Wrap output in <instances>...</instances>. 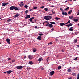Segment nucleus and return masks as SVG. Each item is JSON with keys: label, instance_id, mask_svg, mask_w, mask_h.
<instances>
[{"label": "nucleus", "instance_id": "obj_17", "mask_svg": "<svg viewBox=\"0 0 79 79\" xmlns=\"http://www.w3.org/2000/svg\"><path fill=\"white\" fill-rule=\"evenodd\" d=\"M14 9L16 10V11H18V10H19V9L18 8V7H15V6H14Z\"/></svg>", "mask_w": 79, "mask_h": 79}, {"label": "nucleus", "instance_id": "obj_58", "mask_svg": "<svg viewBox=\"0 0 79 79\" xmlns=\"http://www.w3.org/2000/svg\"><path fill=\"white\" fill-rule=\"evenodd\" d=\"M35 28H36V29H37V26H35Z\"/></svg>", "mask_w": 79, "mask_h": 79}, {"label": "nucleus", "instance_id": "obj_47", "mask_svg": "<svg viewBox=\"0 0 79 79\" xmlns=\"http://www.w3.org/2000/svg\"><path fill=\"white\" fill-rule=\"evenodd\" d=\"M33 10H32V9H31L29 10V11H33Z\"/></svg>", "mask_w": 79, "mask_h": 79}, {"label": "nucleus", "instance_id": "obj_14", "mask_svg": "<svg viewBox=\"0 0 79 79\" xmlns=\"http://www.w3.org/2000/svg\"><path fill=\"white\" fill-rule=\"evenodd\" d=\"M33 58V56H32V55H29L28 56V58L29 59H32Z\"/></svg>", "mask_w": 79, "mask_h": 79}, {"label": "nucleus", "instance_id": "obj_34", "mask_svg": "<svg viewBox=\"0 0 79 79\" xmlns=\"http://www.w3.org/2000/svg\"><path fill=\"white\" fill-rule=\"evenodd\" d=\"M74 42L75 43H77V39L75 40H74Z\"/></svg>", "mask_w": 79, "mask_h": 79}, {"label": "nucleus", "instance_id": "obj_12", "mask_svg": "<svg viewBox=\"0 0 79 79\" xmlns=\"http://www.w3.org/2000/svg\"><path fill=\"white\" fill-rule=\"evenodd\" d=\"M34 19V17H32L31 18H30L29 19L30 21V22H32V20Z\"/></svg>", "mask_w": 79, "mask_h": 79}, {"label": "nucleus", "instance_id": "obj_15", "mask_svg": "<svg viewBox=\"0 0 79 79\" xmlns=\"http://www.w3.org/2000/svg\"><path fill=\"white\" fill-rule=\"evenodd\" d=\"M48 26H49V27H50V28H52V27H53V25H52V24H50L48 25Z\"/></svg>", "mask_w": 79, "mask_h": 79}, {"label": "nucleus", "instance_id": "obj_28", "mask_svg": "<svg viewBox=\"0 0 79 79\" xmlns=\"http://www.w3.org/2000/svg\"><path fill=\"white\" fill-rule=\"evenodd\" d=\"M68 9H69V7L66 8V9H65L64 10L65 11H66V10H68Z\"/></svg>", "mask_w": 79, "mask_h": 79}, {"label": "nucleus", "instance_id": "obj_31", "mask_svg": "<svg viewBox=\"0 0 79 79\" xmlns=\"http://www.w3.org/2000/svg\"><path fill=\"white\" fill-rule=\"evenodd\" d=\"M77 79H79V73L77 75Z\"/></svg>", "mask_w": 79, "mask_h": 79}, {"label": "nucleus", "instance_id": "obj_45", "mask_svg": "<svg viewBox=\"0 0 79 79\" xmlns=\"http://www.w3.org/2000/svg\"><path fill=\"white\" fill-rule=\"evenodd\" d=\"M72 75L74 76H75V75H76V73H72Z\"/></svg>", "mask_w": 79, "mask_h": 79}, {"label": "nucleus", "instance_id": "obj_19", "mask_svg": "<svg viewBox=\"0 0 79 79\" xmlns=\"http://www.w3.org/2000/svg\"><path fill=\"white\" fill-rule=\"evenodd\" d=\"M73 21H74L75 22H77V21H78V19H73Z\"/></svg>", "mask_w": 79, "mask_h": 79}, {"label": "nucleus", "instance_id": "obj_6", "mask_svg": "<svg viewBox=\"0 0 79 79\" xmlns=\"http://www.w3.org/2000/svg\"><path fill=\"white\" fill-rule=\"evenodd\" d=\"M11 73H12V71L11 70H9L7 71V74H10Z\"/></svg>", "mask_w": 79, "mask_h": 79}, {"label": "nucleus", "instance_id": "obj_2", "mask_svg": "<svg viewBox=\"0 0 79 79\" xmlns=\"http://www.w3.org/2000/svg\"><path fill=\"white\" fill-rule=\"evenodd\" d=\"M16 68L19 70L21 69H23V66H18L16 67Z\"/></svg>", "mask_w": 79, "mask_h": 79}, {"label": "nucleus", "instance_id": "obj_9", "mask_svg": "<svg viewBox=\"0 0 79 79\" xmlns=\"http://www.w3.org/2000/svg\"><path fill=\"white\" fill-rule=\"evenodd\" d=\"M60 26H64V25H66V24H64L63 23H60Z\"/></svg>", "mask_w": 79, "mask_h": 79}, {"label": "nucleus", "instance_id": "obj_8", "mask_svg": "<svg viewBox=\"0 0 79 79\" xmlns=\"http://www.w3.org/2000/svg\"><path fill=\"white\" fill-rule=\"evenodd\" d=\"M42 37L41 36H38L37 38L38 40H42Z\"/></svg>", "mask_w": 79, "mask_h": 79}, {"label": "nucleus", "instance_id": "obj_57", "mask_svg": "<svg viewBox=\"0 0 79 79\" xmlns=\"http://www.w3.org/2000/svg\"><path fill=\"white\" fill-rule=\"evenodd\" d=\"M15 60H12V62H15Z\"/></svg>", "mask_w": 79, "mask_h": 79}, {"label": "nucleus", "instance_id": "obj_29", "mask_svg": "<svg viewBox=\"0 0 79 79\" xmlns=\"http://www.w3.org/2000/svg\"><path fill=\"white\" fill-rule=\"evenodd\" d=\"M61 66H59L58 67V69H61Z\"/></svg>", "mask_w": 79, "mask_h": 79}, {"label": "nucleus", "instance_id": "obj_27", "mask_svg": "<svg viewBox=\"0 0 79 79\" xmlns=\"http://www.w3.org/2000/svg\"><path fill=\"white\" fill-rule=\"evenodd\" d=\"M42 61V58H40L38 59V61Z\"/></svg>", "mask_w": 79, "mask_h": 79}, {"label": "nucleus", "instance_id": "obj_10", "mask_svg": "<svg viewBox=\"0 0 79 79\" xmlns=\"http://www.w3.org/2000/svg\"><path fill=\"white\" fill-rule=\"evenodd\" d=\"M6 42L8 43V44H10V40L9 39H7L6 40Z\"/></svg>", "mask_w": 79, "mask_h": 79}, {"label": "nucleus", "instance_id": "obj_24", "mask_svg": "<svg viewBox=\"0 0 79 79\" xmlns=\"http://www.w3.org/2000/svg\"><path fill=\"white\" fill-rule=\"evenodd\" d=\"M33 51L34 52H35L37 51V49L35 48H34L33 49Z\"/></svg>", "mask_w": 79, "mask_h": 79}, {"label": "nucleus", "instance_id": "obj_43", "mask_svg": "<svg viewBox=\"0 0 79 79\" xmlns=\"http://www.w3.org/2000/svg\"><path fill=\"white\" fill-rule=\"evenodd\" d=\"M48 59H49V57H48L47 59V62H48Z\"/></svg>", "mask_w": 79, "mask_h": 79}, {"label": "nucleus", "instance_id": "obj_21", "mask_svg": "<svg viewBox=\"0 0 79 79\" xmlns=\"http://www.w3.org/2000/svg\"><path fill=\"white\" fill-rule=\"evenodd\" d=\"M14 16L15 17H18L19 16V14L17 13Z\"/></svg>", "mask_w": 79, "mask_h": 79}, {"label": "nucleus", "instance_id": "obj_48", "mask_svg": "<svg viewBox=\"0 0 79 79\" xmlns=\"http://www.w3.org/2000/svg\"><path fill=\"white\" fill-rule=\"evenodd\" d=\"M60 9L61 11H63V9L61 8H60Z\"/></svg>", "mask_w": 79, "mask_h": 79}, {"label": "nucleus", "instance_id": "obj_46", "mask_svg": "<svg viewBox=\"0 0 79 79\" xmlns=\"http://www.w3.org/2000/svg\"><path fill=\"white\" fill-rule=\"evenodd\" d=\"M52 14H55V12H53V11L52 10Z\"/></svg>", "mask_w": 79, "mask_h": 79}, {"label": "nucleus", "instance_id": "obj_42", "mask_svg": "<svg viewBox=\"0 0 79 79\" xmlns=\"http://www.w3.org/2000/svg\"><path fill=\"white\" fill-rule=\"evenodd\" d=\"M77 57H76L75 58V59H74V60L76 61V60H77Z\"/></svg>", "mask_w": 79, "mask_h": 79}, {"label": "nucleus", "instance_id": "obj_56", "mask_svg": "<svg viewBox=\"0 0 79 79\" xmlns=\"http://www.w3.org/2000/svg\"><path fill=\"white\" fill-rule=\"evenodd\" d=\"M62 52H64V50L62 49Z\"/></svg>", "mask_w": 79, "mask_h": 79}, {"label": "nucleus", "instance_id": "obj_22", "mask_svg": "<svg viewBox=\"0 0 79 79\" xmlns=\"http://www.w3.org/2000/svg\"><path fill=\"white\" fill-rule=\"evenodd\" d=\"M55 19L56 20H60V18H58V17H55Z\"/></svg>", "mask_w": 79, "mask_h": 79}, {"label": "nucleus", "instance_id": "obj_60", "mask_svg": "<svg viewBox=\"0 0 79 79\" xmlns=\"http://www.w3.org/2000/svg\"><path fill=\"white\" fill-rule=\"evenodd\" d=\"M72 78L71 77H70V78H69L68 79H71Z\"/></svg>", "mask_w": 79, "mask_h": 79}, {"label": "nucleus", "instance_id": "obj_55", "mask_svg": "<svg viewBox=\"0 0 79 79\" xmlns=\"http://www.w3.org/2000/svg\"><path fill=\"white\" fill-rule=\"evenodd\" d=\"M50 44H53V42H50Z\"/></svg>", "mask_w": 79, "mask_h": 79}, {"label": "nucleus", "instance_id": "obj_5", "mask_svg": "<svg viewBox=\"0 0 79 79\" xmlns=\"http://www.w3.org/2000/svg\"><path fill=\"white\" fill-rule=\"evenodd\" d=\"M9 9L10 10H13L15 9V6H12L9 8Z\"/></svg>", "mask_w": 79, "mask_h": 79}, {"label": "nucleus", "instance_id": "obj_26", "mask_svg": "<svg viewBox=\"0 0 79 79\" xmlns=\"http://www.w3.org/2000/svg\"><path fill=\"white\" fill-rule=\"evenodd\" d=\"M27 70H29L30 69H31V67H27Z\"/></svg>", "mask_w": 79, "mask_h": 79}, {"label": "nucleus", "instance_id": "obj_1", "mask_svg": "<svg viewBox=\"0 0 79 79\" xmlns=\"http://www.w3.org/2000/svg\"><path fill=\"white\" fill-rule=\"evenodd\" d=\"M44 18L47 21H48V20H50V18L48 17V16H46L45 17H44Z\"/></svg>", "mask_w": 79, "mask_h": 79}, {"label": "nucleus", "instance_id": "obj_37", "mask_svg": "<svg viewBox=\"0 0 79 79\" xmlns=\"http://www.w3.org/2000/svg\"><path fill=\"white\" fill-rule=\"evenodd\" d=\"M39 35H40V36H42L43 35V34H42V33H40L39 34Z\"/></svg>", "mask_w": 79, "mask_h": 79}, {"label": "nucleus", "instance_id": "obj_49", "mask_svg": "<svg viewBox=\"0 0 79 79\" xmlns=\"http://www.w3.org/2000/svg\"><path fill=\"white\" fill-rule=\"evenodd\" d=\"M8 61H10V60H11V58H9L8 59Z\"/></svg>", "mask_w": 79, "mask_h": 79}, {"label": "nucleus", "instance_id": "obj_13", "mask_svg": "<svg viewBox=\"0 0 79 79\" xmlns=\"http://www.w3.org/2000/svg\"><path fill=\"white\" fill-rule=\"evenodd\" d=\"M73 26V24L69 23L68 25H66V26H67V27H69L70 26Z\"/></svg>", "mask_w": 79, "mask_h": 79}, {"label": "nucleus", "instance_id": "obj_30", "mask_svg": "<svg viewBox=\"0 0 79 79\" xmlns=\"http://www.w3.org/2000/svg\"><path fill=\"white\" fill-rule=\"evenodd\" d=\"M19 5L20 6H21V7L22 6H23V4L20 3Z\"/></svg>", "mask_w": 79, "mask_h": 79}, {"label": "nucleus", "instance_id": "obj_11", "mask_svg": "<svg viewBox=\"0 0 79 79\" xmlns=\"http://www.w3.org/2000/svg\"><path fill=\"white\" fill-rule=\"evenodd\" d=\"M62 14L63 15H68V13H67L66 12H64V11H62Z\"/></svg>", "mask_w": 79, "mask_h": 79}, {"label": "nucleus", "instance_id": "obj_32", "mask_svg": "<svg viewBox=\"0 0 79 79\" xmlns=\"http://www.w3.org/2000/svg\"><path fill=\"white\" fill-rule=\"evenodd\" d=\"M24 6L26 8H28V6L27 5H25Z\"/></svg>", "mask_w": 79, "mask_h": 79}, {"label": "nucleus", "instance_id": "obj_16", "mask_svg": "<svg viewBox=\"0 0 79 79\" xmlns=\"http://www.w3.org/2000/svg\"><path fill=\"white\" fill-rule=\"evenodd\" d=\"M73 27H72L69 29L70 31H73Z\"/></svg>", "mask_w": 79, "mask_h": 79}, {"label": "nucleus", "instance_id": "obj_39", "mask_svg": "<svg viewBox=\"0 0 79 79\" xmlns=\"http://www.w3.org/2000/svg\"><path fill=\"white\" fill-rule=\"evenodd\" d=\"M44 9L45 11H47L48 10V9H47V8H45Z\"/></svg>", "mask_w": 79, "mask_h": 79}, {"label": "nucleus", "instance_id": "obj_62", "mask_svg": "<svg viewBox=\"0 0 79 79\" xmlns=\"http://www.w3.org/2000/svg\"><path fill=\"white\" fill-rule=\"evenodd\" d=\"M32 23H35L34 22V21H32Z\"/></svg>", "mask_w": 79, "mask_h": 79}, {"label": "nucleus", "instance_id": "obj_7", "mask_svg": "<svg viewBox=\"0 0 79 79\" xmlns=\"http://www.w3.org/2000/svg\"><path fill=\"white\" fill-rule=\"evenodd\" d=\"M8 4H9V3L8 2H7V3H2V6H5V5H8Z\"/></svg>", "mask_w": 79, "mask_h": 79}, {"label": "nucleus", "instance_id": "obj_20", "mask_svg": "<svg viewBox=\"0 0 79 79\" xmlns=\"http://www.w3.org/2000/svg\"><path fill=\"white\" fill-rule=\"evenodd\" d=\"M50 23L51 24H55V22H50Z\"/></svg>", "mask_w": 79, "mask_h": 79}, {"label": "nucleus", "instance_id": "obj_18", "mask_svg": "<svg viewBox=\"0 0 79 79\" xmlns=\"http://www.w3.org/2000/svg\"><path fill=\"white\" fill-rule=\"evenodd\" d=\"M28 64H30L31 65H32L33 64V63H32V61H30L28 63Z\"/></svg>", "mask_w": 79, "mask_h": 79}, {"label": "nucleus", "instance_id": "obj_64", "mask_svg": "<svg viewBox=\"0 0 79 79\" xmlns=\"http://www.w3.org/2000/svg\"><path fill=\"white\" fill-rule=\"evenodd\" d=\"M77 47H79V45H77Z\"/></svg>", "mask_w": 79, "mask_h": 79}, {"label": "nucleus", "instance_id": "obj_59", "mask_svg": "<svg viewBox=\"0 0 79 79\" xmlns=\"http://www.w3.org/2000/svg\"><path fill=\"white\" fill-rule=\"evenodd\" d=\"M77 15H79V12H78L77 13Z\"/></svg>", "mask_w": 79, "mask_h": 79}, {"label": "nucleus", "instance_id": "obj_36", "mask_svg": "<svg viewBox=\"0 0 79 79\" xmlns=\"http://www.w3.org/2000/svg\"><path fill=\"white\" fill-rule=\"evenodd\" d=\"M33 9L34 10H36L37 8V7H34L33 8Z\"/></svg>", "mask_w": 79, "mask_h": 79}, {"label": "nucleus", "instance_id": "obj_25", "mask_svg": "<svg viewBox=\"0 0 79 79\" xmlns=\"http://www.w3.org/2000/svg\"><path fill=\"white\" fill-rule=\"evenodd\" d=\"M72 10H70L69 12H68V14H71L72 13Z\"/></svg>", "mask_w": 79, "mask_h": 79}, {"label": "nucleus", "instance_id": "obj_4", "mask_svg": "<svg viewBox=\"0 0 79 79\" xmlns=\"http://www.w3.org/2000/svg\"><path fill=\"white\" fill-rule=\"evenodd\" d=\"M31 18V15H27L26 17H25V19H27L28 18Z\"/></svg>", "mask_w": 79, "mask_h": 79}, {"label": "nucleus", "instance_id": "obj_38", "mask_svg": "<svg viewBox=\"0 0 79 79\" xmlns=\"http://www.w3.org/2000/svg\"><path fill=\"white\" fill-rule=\"evenodd\" d=\"M11 21V19H9L7 20V21H8V22H10V21Z\"/></svg>", "mask_w": 79, "mask_h": 79}, {"label": "nucleus", "instance_id": "obj_40", "mask_svg": "<svg viewBox=\"0 0 79 79\" xmlns=\"http://www.w3.org/2000/svg\"><path fill=\"white\" fill-rule=\"evenodd\" d=\"M68 72H69V73H70V72H71V69H68L67 70Z\"/></svg>", "mask_w": 79, "mask_h": 79}, {"label": "nucleus", "instance_id": "obj_54", "mask_svg": "<svg viewBox=\"0 0 79 79\" xmlns=\"http://www.w3.org/2000/svg\"><path fill=\"white\" fill-rule=\"evenodd\" d=\"M4 74H6V73H7V71L6 72H5L3 73Z\"/></svg>", "mask_w": 79, "mask_h": 79}, {"label": "nucleus", "instance_id": "obj_35", "mask_svg": "<svg viewBox=\"0 0 79 79\" xmlns=\"http://www.w3.org/2000/svg\"><path fill=\"white\" fill-rule=\"evenodd\" d=\"M49 18L50 19H52V16H48Z\"/></svg>", "mask_w": 79, "mask_h": 79}, {"label": "nucleus", "instance_id": "obj_63", "mask_svg": "<svg viewBox=\"0 0 79 79\" xmlns=\"http://www.w3.org/2000/svg\"><path fill=\"white\" fill-rule=\"evenodd\" d=\"M50 43H48V45H50Z\"/></svg>", "mask_w": 79, "mask_h": 79}, {"label": "nucleus", "instance_id": "obj_53", "mask_svg": "<svg viewBox=\"0 0 79 79\" xmlns=\"http://www.w3.org/2000/svg\"><path fill=\"white\" fill-rule=\"evenodd\" d=\"M44 69H45V68H41L42 70H44Z\"/></svg>", "mask_w": 79, "mask_h": 79}, {"label": "nucleus", "instance_id": "obj_52", "mask_svg": "<svg viewBox=\"0 0 79 79\" xmlns=\"http://www.w3.org/2000/svg\"><path fill=\"white\" fill-rule=\"evenodd\" d=\"M53 30H54V28H52L51 29V30H52V31H53Z\"/></svg>", "mask_w": 79, "mask_h": 79}, {"label": "nucleus", "instance_id": "obj_33", "mask_svg": "<svg viewBox=\"0 0 79 79\" xmlns=\"http://www.w3.org/2000/svg\"><path fill=\"white\" fill-rule=\"evenodd\" d=\"M69 18L70 19H72V18H73V16H72L71 17L69 16Z\"/></svg>", "mask_w": 79, "mask_h": 79}, {"label": "nucleus", "instance_id": "obj_61", "mask_svg": "<svg viewBox=\"0 0 79 79\" xmlns=\"http://www.w3.org/2000/svg\"><path fill=\"white\" fill-rule=\"evenodd\" d=\"M44 24H45V22H44L43 23V25H44Z\"/></svg>", "mask_w": 79, "mask_h": 79}, {"label": "nucleus", "instance_id": "obj_51", "mask_svg": "<svg viewBox=\"0 0 79 79\" xmlns=\"http://www.w3.org/2000/svg\"><path fill=\"white\" fill-rule=\"evenodd\" d=\"M34 21H35V22H36L37 21V19H34Z\"/></svg>", "mask_w": 79, "mask_h": 79}, {"label": "nucleus", "instance_id": "obj_50", "mask_svg": "<svg viewBox=\"0 0 79 79\" xmlns=\"http://www.w3.org/2000/svg\"><path fill=\"white\" fill-rule=\"evenodd\" d=\"M41 8H44V6H42L41 7Z\"/></svg>", "mask_w": 79, "mask_h": 79}, {"label": "nucleus", "instance_id": "obj_23", "mask_svg": "<svg viewBox=\"0 0 79 79\" xmlns=\"http://www.w3.org/2000/svg\"><path fill=\"white\" fill-rule=\"evenodd\" d=\"M70 22L71 21H70V20H69V21L65 23V24H69V23H70Z\"/></svg>", "mask_w": 79, "mask_h": 79}, {"label": "nucleus", "instance_id": "obj_3", "mask_svg": "<svg viewBox=\"0 0 79 79\" xmlns=\"http://www.w3.org/2000/svg\"><path fill=\"white\" fill-rule=\"evenodd\" d=\"M49 74L51 76H53L55 74V72L54 71H52L50 72Z\"/></svg>", "mask_w": 79, "mask_h": 79}, {"label": "nucleus", "instance_id": "obj_41", "mask_svg": "<svg viewBox=\"0 0 79 79\" xmlns=\"http://www.w3.org/2000/svg\"><path fill=\"white\" fill-rule=\"evenodd\" d=\"M49 23H48L46 24L45 26H48V25H49Z\"/></svg>", "mask_w": 79, "mask_h": 79}, {"label": "nucleus", "instance_id": "obj_44", "mask_svg": "<svg viewBox=\"0 0 79 79\" xmlns=\"http://www.w3.org/2000/svg\"><path fill=\"white\" fill-rule=\"evenodd\" d=\"M28 13V10H27L25 11V13L26 14H27V13Z\"/></svg>", "mask_w": 79, "mask_h": 79}]
</instances>
